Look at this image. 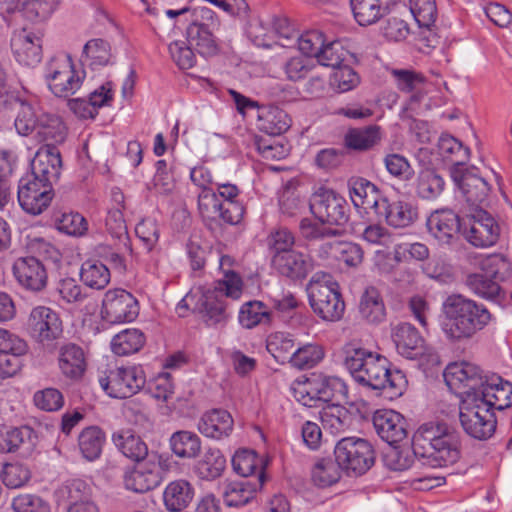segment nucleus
<instances>
[{"mask_svg": "<svg viewBox=\"0 0 512 512\" xmlns=\"http://www.w3.org/2000/svg\"><path fill=\"white\" fill-rule=\"evenodd\" d=\"M344 366L357 383L387 390L391 397L401 396L406 389L407 379L402 371L391 370L386 357L357 344L344 347Z\"/></svg>", "mask_w": 512, "mask_h": 512, "instance_id": "nucleus-1", "label": "nucleus"}, {"mask_svg": "<svg viewBox=\"0 0 512 512\" xmlns=\"http://www.w3.org/2000/svg\"><path fill=\"white\" fill-rule=\"evenodd\" d=\"M450 391L467 388L477 391L480 399L492 410H503L512 404V383L497 374H482L480 368L469 362L449 364L443 373Z\"/></svg>", "mask_w": 512, "mask_h": 512, "instance_id": "nucleus-2", "label": "nucleus"}, {"mask_svg": "<svg viewBox=\"0 0 512 512\" xmlns=\"http://www.w3.org/2000/svg\"><path fill=\"white\" fill-rule=\"evenodd\" d=\"M413 449L431 467L449 466L460 459L461 436L444 423H424L413 435Z\"/></svg>", "mask_w": 512, "mask_h": 512, "instance_id": "nucleus-3", "label": "nucleus"}, {"mask_svg": "<svg viewBox=\"0 0 512 512\" xmlns=\"http://www.w3.org/2000/svg\"><path fill=\"white\" fill-rule=\"evenodd\" d=\"M445 321L443 331L453 340L472 337L482 330L490 321L488 309L462 295H450L443 303Z\"/></svg>", "mask_w": 512, "mask_h": 512, "instance_id": "nucleus-4", "label": "nucleus"}, {"mask_svg": "<svg viewBox=\"0 0 512 512\" xmlns=\"http://www.w3.org/2000/svg\"><path fill=\"white\" fill-rule=\"evenodd\" d=\"M243 291V281L239 274L225 270L223 278L216 281L213 289L201 293L195 309L202 314L208 326L224 325L230 317L225 297L239 299Z\"/></svg>", "mask_w": 512, "mask_h": 512, "instance_id": "nucleus-5", "label": "nucleus"}, {"mask_svg": "<svg viewBox=\"0 0 512 512\" xmlns=\"http://www.w3.org/2000/svg\"><path fill=\"white\" fill-rule=\"evenodd\" d=\"M452 392L461 399L459 418L464 431L478 440L489 439L497 425L495 413L489 404L480 399L477 391L465 388Z\"/></svg>", "mask_w": 512, "mask_h": 512, "instance_id": "nucleus-6", "label": "nucleus"}, {"mask_svg": "<svg viewBox=\"0 0 512 512\" xmlns=\"http://www.w3.org/2000/svg\"><path fill=\"white\" fill-rule=\"evenodd\" d=\"M295 399L304 406L314 407L318 402L344 401L348 397L346 383L337 376L313 374L303 381H296L292 385Z\"/></svg>", "mask_w": 512, "mask_h": 512, "instance_id": "nucleus-7", "label": "nucleus"}, {"mask_svg": "<svg viewBox=\"0 0 512 512\" xmlns=\"http://www.w3.org/2000/svg\"><path fill=\"white\" fill-rule=\"evenodd\" d=\"M44 78L49 90L56 97L67 98L74 95L82 86L85 73L75 69L69 54H58L45 65Z\"/></svg>", "mask_w": 512, "mask_h": 512, "instance_id": "nucleus-8", "label": "nucleus"}, {"mask_svg": "<svg viewBox=\"0 0 512 512\" xmlns=\"http://www.w3.org/2000/svg\"><path fill=\"white\" fill-rule=\"evenodd\" d=\"M337 464L347 475L365 474L374 464L375 452L372 445L363 438L345 437L334 447Z\"/></svg>", "mask_w": 512, "mask_h": 512, "instance_id": "nucleus-9", "label": "nucleus"}, {"mask_svg": "<svg viewBox=\"0 0 512 512\" xmlns=\"http://www.w3.org/2000/svg\"><path fill=\"white\" fill-rule=\"evenodd\" d=\"M100 387L112 398H127L139 392L146 383L141 366H115L101 371L98 378Z\"/></svg>", "mask_w": 512, "mask_h": 512, "instance_id": "nucleus-10", "label": "nucleus"}, {"mask_svg": "<svg viewBox=\"0 0 512 512\" xmlns=\"http://www.w3.org/2000/svg\"><path fill=\"white\" fill-rule=\"evenodd\" d=\"M309 303L313 311L326 321H338L344 314L345 304L341 299L338 284L328 279H312L307 287Z\"/></svg>", "mask_w": 512, "mask_h": 512, "instance_id": "nucleus-11", "label": "nucleus"}, {"mask_svg": "<svg viewBox=\"0 0 512 512\" xmlns=\"http://www.w3.org/2000/svg\"><path fill=\"white\" fill-rule=\"evenodd\" d=\"M309 206L312 214L321 223L343 225L349 219L347 201L332 189L319 188L313 193Z\"/></svg>", "mask_w": 512, "mask_h": 512, "instance_id": "nucleus-12", "label": "nucleus"}, {"mask_svg": "<svg viewBox=\"0 0 512 512\" xmlns=\"http://www.w3.org/2000/svg\"><path fill=\"white\" fill-rule=\"evenodd\" d=\"M139 315L138 300L121 288L109 289L102 299L101 317L110 324L134 321Z\"/></svg>", "mask_w": 512, "mask_h": 512, "instance_id": "nucleus-13", "label": "nucleus"}, {"mask_svg": "<svg viewBox=\"0 0 512 512\" xmlns=\"http://www.w3.org/2000/svg\"><path fill=\"white\" fill-rule=\"evenodd\" d=\"M17 197L19 205L25 212L39 215L52 201V185L25 175L19 180Z\"/></svg>", "mask_w": 512, "mask_h": 512, "instance_id": "nucleus-14", "label": "nucleus"}, {"mask_svg": "<svg viewBox=\"0 0 512 512\" xmlns=\"http://www.w3.org/2000/svg\"><path fill=\"white\" fill-rule=\"evenodd\" d=\"M28 327L33 338L43 345H49L59 339L63 325L59 314L46 306L34 307L28 318Z\"/></svg>", "mask_w": 512, "mask_h": 512, "instance_id": "nucleus-15", "label": "nucleus"}, {"mask_svg": "<svg viewBox=\"0 0 512 512\" xmlns=\"http://www.w3.org/2000/svg\"><path fill=\"white\" fill-rule=\"evenodd\" d=\"M462 234L472 246L487 248L498 241L500 227L488 212L476 210L469 218L467 226H464Z\"/></svg>", "mask_w": 512, "mask_h": 512, "instance_id": "nucleus-16", "label": "nucleus"}, {"mask_svg": "<svg viewBox=\"0 0 512 512\" xmlns=\"http://www.w3.org/2000/svg\"><path fill=\"white\" fill-rule=\"evenodd\" d=\"M271 263L280 275L291 280H302L315 268V262L309 254L295 249L273 254Z\"/></svg>", "mask_w": 512, "mask_h": 512, "instance_id": "nucleus-17", "label": "nucleus"}, {"mask_svg": "<svg viewBox=\"0 0 512 512\" xmlns=\"http://www.w3.org/2000/svg\"><path fill=\"white\" fill-rule=\"evenodd\" d=\"M11 50L17 62L34 66L42 58V39L39 33L27 28L15 30L11 37Z\"/></svg>", "mask_w": 512, "mask_h": 512, "instance_id": "nucleus-18", "label": "nucleus"}, {"mask_svg": "<svg viewBox=\"0 0 512 512\" xmlns=\"http://www.w3.org/2000/svg\"><path fill=\"white\" fill-rule=\"evenodd\" d=\"M124 487L135 493H145L156 488L162 481L156 462H138L127 468L122 476Z\"/></svg>", "mask_w": 512, "mask_h": 512, "instance_id": "nucleus-19", "label": "nucleus"}, {"mask_svg": "<svg viewBox=\"0 0 512 512\" xmlns=\"http://www.w3.org/2000/svg\"><path fill=\"white\" fill-rule=\"evenodd\" d=\"M451 178L471 205L476 206L486 201L490 186L486 179L476 173L475 169H451Z\"/></svg>", "mask_w": 512, "mask_h": 512, "instance_id": "nucleus-20", "label": "nucleus"}, {"mask_svg": "<svg viewBox=\"0 0 512 512\" xmlns=\"http://www.w3.org/2000/svg\"><path fill=\"white\" fill-rule=\"evenodd\" d=\"M62 167L59 150L56 147L42 146L31 161V176L37 180L52 185L57 181Z\"/></svg>", "mask_w": 512, "mask_h": 512, "instance_id": "nucleus-21", "label": "nucleus"}, {"mask_svg": "<svg viewBox=\"0 0 512 512\" xmlns=\"http://www.w3.org/2000/svg\"><path fill=\"white\" fill-rule=\"evenodd\" d=\"M373 426L379 437L390 445L397 444L407 436L404 417L390 409H380L373 414Z\"/></svg>", "mask_w": 512, "mask_h": 512, "instance_id": "nucleus-22", "label": "nucleus"}, {"mask_svg": "<svg viewBox=\"0 0 512 512\" xmlns=\"http://www.w3.org/2000/svg\"><path fill=\"white\" fill-rule=\"evenodd\" d=\"M376 214L384 217L387 224L394 228H405L412 225L418 218L417 208L408 201L380 198Z\"/></svg>", "mask_w": 512, "mask_h": 512, "instance_id": "nucleus-23", "label": "nucleus"}, {"mask_svg": "<svg viewBox=\"0 0 512 512\" xmlns=\"http://www.w3.org/2000/svg\"><path fill=\"white\" fill-rule=\"evenodd\" d=\"M18 283L31 291H41L47 285V272L43 263L34 256L19 258L13 265Z\"/></svg>", "mask_w": 512, "mask_h": 512, "instance_id": "nucleus-24", "label": "nucleus"}, {"mask_svg": "<svg viewBox=\"0 0 512 512\" xmlns=\"http://www.w3.org/2000/svg\"><path fill=\"white\" fill-rule=\"evenodd\" d=\"M392 339L397 352L407 359H416L425 353L423 337L409 323H400L395 326L392 330Z\"/></svg>", "mask_w": 512, "mask_h": 512, "instance_id": "nucleus-25", "label": "nucleus"}, {"mask_svg": "<svg viewBox=\"0 0 512 512\" xmlns=\"http://www.w3.org/2000/svg\"><path fill=\"white\" fill-rule=\"evenodd\" d=\"M234 421L230 413L222 409H212L204 413L198 421V431L205 437L221 440L230 436Z\"/></svg>", "mask_w": 512, "mask_h": 512, "instance_id": "nucleus-26", "label": "nucleus"}, {"mask_svg": "<svg viewBox=\"0 0 512 512\" xmlns=\"http://www.w3.org/2000/svg\"><path fill=\"white\" fill-rule=\"evenodd\" d=\"M58 368L63 377L71 381H79L87 369L84 350L73 343L62 346L58 354Z\"/></svg>", "mask_w": 512, "mask_h": 512, "instance_id": "nucleus-27", "label": "nucleus"}, {"mask_svg": "<svg viewBox=\"0 0 512 512\" xmlns=\"http://www.w3.org/2000/svg\"><path fill=\"white\" fill-rule=\"evenodd\" d=\"M263 484L264 475L262 472L259 473L258 478L228 482L223 491L224 502L229 507L244 506L254 498Z\"/></svg>", "mask_w": 512, "mask_h": 512, "instance_id": "nucleus-28", "label": "nucleus"}, {"mask_svg": "<svg viewBox=\"0 0 512 512\" xmlns=\"http://www.w3.org/2000/svg\"><path fill=\"white\" fill-rule=\"evenodd\" d=\"M427 228L431 235L442 243L450 240L460 231L459 216L450 209L433 212L427 219Z\"/></svg>", "mask_w": 512, "mask_h": 512, "instance_id": "nucleus-29", "label": "nucleus"}, {"mask_svg": "<svg viewBox=\"0 0 512 512\" xmlns=\"http://www.w3.org/2000/svg\"><path fill=\"white\" fill-rule=\"evenodd\" d=\"M398 0H350L356 22L369 26L386 16Z\"/></svg>", "mask_w": 512, "mask_h": 512, "instance_id": "nucleus-30", "label": "nucleus"}, {"mask_svg": "<svg viewBox=\"0 0 512 512\" xmlns=\"http://www.w3.org/2000/svg\"><path fill=\"white\" fill-rule=\"evenodd\" d=\"M34 137L38 142L44 143L43 146L56 147L66 140L67 127L59 116L41 113Z\"/></svg>", "mask_w": 512, "mask_h": 512, "instance_id": "nucleus-31", "label": "nucleus"}, {"mask_svg": "<svg viewBox=\"0 0 512 512\" xmlns=\"http://www.w3.org/2000/svg\"><path fill=\"white\" fill-rule=\"evenodd\" d=\"M194 497L192 484L185 479L169 482L163 491V503L170 512H180L187 508Z\"/></svg>", "mask_w": 512, "mask_h": 512, "instance_id": "nucleus-32", "label": "nucleus"}, {"mask_svg": "<svg viewBox=\"0 0 512 512\" xmlns=\"http://www.w3.org/2000/svg\"><path fill=\"white\" fill-rule=\"evenodd\" d=\"M226 469V458L218 448L209 447L194 465V473L201 480L214 481Z\"/></svg>", "mask_w": 512, "mask_h": 512, "instance_id": "nucleus-33", "label": "nucleus"}, {"mask_svg": "<svg viewBox=\"0 0 512 512\" xmlns=\"http://www.w3.org/2000/svg\"><path fill=\"white\" fill-rule=\"evenodd\" d=\"M187 42L200 55L209 57L217 53L218 47L209 26L200 22L191 23L186 30Z\"/></svg>", "mask_w": 512, "mask_h": 512, "instance_id": "nucleus-34", "label": "nucleus"}, {"mask_svg": "<svg viewBox=\"0 0 512 512\" xmlns=\"http://www.w3.org/2000/svg\"><path fill=\"white\" fill-rule=\"evenodd\" d=\"M59 496L67 507L96 504L92 486L82 479L66 481L59 489Z\"/></svg>", "mask_w": 512, "mask_h": 512, "instance_id": "nucleus-35", "label": "nucleus"}, {"mask_svg": "<svg viewBox=\"0 0 512 512\" xmlns=\"http://www.w3.org/2000/svg\"><path fill=\"white\" fill-rule=\"evenodd\" d=\"M169 445L176 457L188 460L197 458L202 449L200 437L188 430L174 432L169 439Z\"/></svg>", "mask_w": 512, "mask_h": 512, "instance_id": "nucleus-36", "label": "nucleus"}, {"mask_svg": "<svg viewBox=\"0 0 512 512\" xmlns=\"http://www.w3.org/2000/svg\"><path fill=\"white\" fill-rule=\"evenodd\" d=\"M112 441L117 449L127 458L141 462L148 454V447L140 436L131 430H120L112 435Z\"/></svg>", "mask_w": 512, "mask_h": 512, "instance_id": "nucleus-37", "label": "nucleus"}, {"mask_svg": "<svg viewBox=\"0 0 512 512\" xmlns=\"http://www.w3.org/2000/svg\"><path fill=\"white\" fill-rule=\"evenodd\" d=\"M465 284L477 296L500 302L504 299L505 292L500 283L484 272L471 273L466 277Z\"/></svg>", "mask_w": 512, "mask_h": 512, "instance_id": "nucleus-38", "label": "nucleus"}, {"mask_svg": "<svg viewBox=\"0 0 512 512\" xmlns=\"http://www.w3.org/2000/svg\"><path fill=\"white\" fill-rule=\"evenodd\" d=\"M359 313L368 323H381L386 317V308L379 290L367 287L359 302Z\"/></svg>", "mask_w": 512, "mask_h": 512, "instance_id": "nucleus-39", "label": "nucleus"}, {"mask_svg": "<svg viewBox=\"0 0 512 512\" xmlns=\"http://www.w3.org/2000/svg\"><path fill=\"white\" fill-rule=\"evenodd\" d=\"M349 195L356 208H374L376 211L380 198L376 186L364 178L351 179L348 182Z\"/></svg>", "mask_w": 512, "mask_h": 512, "instance_id": "nucleus-40", "label": "nucleus"}, {"mask_svg": "<svg viewBox=\"0 0 512 512\" xmlns=\"http://www.w3.org/2000/svg\"><path fill=\"white\" fill-rule=\"evenodd\" d=\"M438 148L443 160L451 165L450 170L465 169L464 165L469 160L470 150L462 142L451 135H442Z\"/></svg>", "mask_w": 512, "mask_h": 512, "instance_id": "nucleus-41", "label": "nucleus"}, {"mask_svg": "<svg viewBox=\"0 0 512 512\" xmlns=\"http://www.w3.org/2000/svg\"><path fill=\"white\" fill-rule=\"evenodd\" d=\"M112 53L110 44L101 38L89 40L82 50L80 62L92 69L106 66L111 63Z\"/></svg>", "mask_w": 512, "mask_h": 512, "instance_id": "nucleus-42", "label": "nucleus"}, {"mask_svg": "<svg viewBox=\"0 0 512 512\" xmlns=\"http://www.w3.org/2000/svg\"><path fill=\"white\" fill-rule=\"evenodd\" d=\"M382 139L381 128L369 125L363 128L350 129L344 138L345 145L356 151H367L378 145Z\"/></svg>", "mask_w": 512, "mask_h": 512, "instance_id": "nucleus-43", "label": "nucleus"}, {"mask_svg": "<svg viewBox=\"0 0 512 512\" xmlns=\"http://www.w3.org/2000/svg\"><path fill=\"white\" fill-rule=\"evenodd\" d=\"M106 442V435L98 426L84 428L78 436V447L82 456L88 461L98 459Z\"/></svg>", "mask_w": 512, "mask_h": 512, "instance_id": "nucleus-44", "label": "nucleus"}, {"mask_svg": "<svg viewBox=\"0 0 512 512\" xmlns=\"http://www.w3.org/2000/svg\"><path fill=\"white\" fill-rule=\"evenodd\" d=\"M271 319L272 313L270 308L258 300H252L242 304L238 314L240 325L246 329L269 324Z\"/></svg>", "mask_w": 512, "mask_h": 512, "instance_id": "nucleus-45", "label": "nucleus"}, {"mask_svg": "<svg viewBox=\"0 0 512 512\" xmlns=\"http://www.w3.org/2000/svg\"><path fill=\"white\" fill-rule=\"evenodd\" d=\"M31 430L27 427L12 428L0 432V453H12L22 449L23 455H28L33 449L29 441Z\"/></svg>", "mask_w": 512, "mask_h": 512, "instance_id": "nucleus-46", "label": "nucleus"}, {"mask_svg": "<svg viewBox=\"0 0 512 512\" xmlns=\"http://www.w3.org/2000/svg\"><path fill=\"white\" fill-rule=\"evenodd\" d=\"M320 420L325 430L337 435L346 431L351 425L349 411L340 404H332L320 411Z\"/></svg>", "mask_w": 512, "mask_h": 512, "instance_id": "nucleus-47", "label": "nucleus"}, {"mask_svg": "<svg viewBox=\"0 0 512 512\" xmlns=\"http://www.w3.org/2000/svg\"><path fill=\"white\" fill-rule=\"evenodd\" d=\"M110 270L98 260H86L80 269V280L82 283L95 290L104 289L110 282Z\"/></svg>", "mask_w": 512, "mask_h": 512, "instance_id": "nucleus-48", "label": "nucleus"}, {"mask_svg": "<svg viewBox=\"0 0 512 512\" xmlns=\"http://www.w3.org/2000/svg\"><path fill=\"white\" fill-rule=\"evenodd\" d=\"M146 337L135 328L125 329L116 334L111 341L112 351L119 356H127L138 352L145 344Z\"/></svg>", "mask_w": 512, "mask_h": 512, "instance_id": "nucleus-49", "label": "nucleus"}, {"mask_svg": "<svg viewBox=\"0 0 512 512\" xmlns=\"http://www.w3.org/2000/svg\"><path fill=\"white\" fill-rule=\"evenodd\" d=\"M445 188V181L433 169H423L419 172L416 180V194L425 200H435Z\"/></svg>", "mask_w": 512, "mask_h": 512, "instance_id": "nucleus-50", "label": "nucleus"}, {"mask_svg": "<svg viewBox=\"0 0 512 512\" xmlns=\"http://www.w3.org/2000/svg\"><path fill=\"white\" fill-rule=\"evenodd\" d=\"M259 128L269 136L279 135L290 127V118L278 107L263 109L258 115Z\"/></svg>", "mask_w": 512, "mask_h": 512, "instance_id": "nucleus-51", "label": "nucleus"}, {"mask_svg": "<svg viewBox=\"0 0 512 512\" xmlns=\"http://www.w3.org/2000/svg\"><path fill=\"white\" fill-rule=\"evenodd\" d=\"M341 478V468L337 461L322 458L315 462L311 469L312 482L320 487L326 488L337 483Z\"/></svg>", "mask_w": 512, "mask_h": 512, "instance_id": "nucleus-52", "label": "nucleus"}, {"mask_svg": "<svg viewBox=\"0 0 512 512\" xmlns=\"http://www.w3.org/2000/svg\"><path fill=\"white\" fill-rule=\"evenodd\" d=\"M0 477L7 488L18 489L30 482L32 470L28 464L23 462H7L2 467Z\"/></svg>", "mask_w": 512, "mask_h": 512, "instance_id": "nucleus-53", "label": "nucleus"}, {"mask_svg": "<svg viewBox=\"0 0 512 512\" xmlns=\"http://www.w3.org/2000/svg\"><path fill=\"white\" fill-rule=\"evenodd\" d=\"M231 462L233 470L244 478L253 475L258 478L260 472L264 473L262 460L252 450L241 449L236 451ZM263 475L265 476V474Z\"/></svg>", "mask_w": 512, "mask_h": 512, "instance_id": "nucleus-54", "label": "nucleus"}, {"mask_svg": "<svg viewBox=\"0 0 512 512\" xmlns=\"http://www.w3.org/2000/svg\"><path fill=\"white\" fill-rule=\"evenodd\" d=\"M479 269L500 284L511 274V263L503 254H489L478 260Z\"/></svg>", "mask_w": 512, "mask_h": 512, "instance_id": "nucleus-55", "label": "nucleus"}, {"mask_svg": "<svg viewBox=\"0 0 512 512\" xmlns=\"http://www.w3.org/2000/svg\"><path fill=\"white\" fill-rule=\"evenodd\" d=\"M41 113L44 112L38 105L22 101L14 122L17 133L22 136L36 133Z\"/></svg>", "mask_w": 512, "mask_h": 512, "instance_id": "nucleus-56", "label": "nucleus"}, {"mask_svg": "<svg viewBox=\"0 0 512 512\" xmlns=\"http://www.w3.org/2000/svg\"><path fill=\"white\" fill-rule=\"evenodd\" d=\"M294 346V340L291 335L283 332L271 335L266 345L268 352L281 364H291L292 355L295 351Z\"/></svg>", "mask_w": 512, "mask_h": 512, "instance_id": "nucleus-57", "label": "nucleus"}, {"mask_svg": "<svg viewBox=\"0 0 512 512\" xmlns=\"http://www.w3.org/2000/svg\"><path fill=\"white\" fill-rule=\"evenodd\" d=\"M324 358V350L318 344H305L292 355L291 366L303 370L315 367Z\"/></svg>", "mask_w": 512, "mask_h": 512, "instance_id": "nucleus-58", "label": "nucleus"}, {"mask_svg": "<svg viewBox=\"0 0 512 512\" xmlns=\"http://www.w3.org/2000/svg\"><path fill=\"white\" fill-rule=\"evenodd\" d=\"M409 9L419 27L429 29L437 19L436 0H409Z\"/></svg>", "mask_w": 512, "mask_h": 512, "instance_id": "nucleus-59", "label": "nucleus"}, {"mask_svg": "<svg viewBox=\"0 0 512 512\" xmlns=\"http://www.w3.org/2000/svg\"><path fill=\"white\" fill-rule=\"evenodd\" d=\"M14 512H51L50 503L37 494L22 493L11 501Z\"/></svg>", "mask_w": 512, "mask_h": 512, "instance_id": "nucleus-60", "label": "nucleus"}, {"mask_svg": "<svg viewBox=\"0 0 512 512\" xmlns=\"http://www.w3.org/2000/svg\"><path fill=\"white\" fill-rule=\"evenodd\" d=\"M347 56L348 51L343 47L342 43L333 41L323 44L316 59L321 66L337 69L343 64Z\"/></svg>", "mask_w": 512, "mask_h": 512, "instance_id": "nucleus-61", "label": "nucleus"}, {"mask_svg": "<svg viewBox=\"0 0 512 512\" xmlns=\"http://www.w3.org/2000/svg\"><path fill=\"white\" fill-rule=\"evenodd\" d=\"M246 32L256 46L268 47L273 38L272 20H265L261 17L252 18Z\"/></svg>", "mask_w": 512, "mask_h": 512, "instance_id": "nucleus-62", "label": "nucleus"}, {"mask_svg": "<svg viewBox=\"0 0 512 512\" xmlns=\"http://www.w3.org/2000/svg\"><path fill=\"white\" fill-rule=\"evenodd\" d=\"M56 228L70 236H82L87 231L85 218L77 212H63L55 218Z\"/></svg>", "mask_w": 512, "mask_h": 512, "instance_id": "nucleus-63", "label": "nucleus"}, {"mask_svg": "<svg viewBox=\"0 0 512 512\" xmlns=\"http://www.w3.org/2000/svg\"><path fill=\"white\" fill-rule=\"evenodd\" d=\"M106 228L109 234L131 251L128 230L120 208L110 209L106 217Z\"/></svg>", "mask_w": 512, "mask_h": 512, "instance_id": "nucleus-64", "label": "nucleus"}]
</instances>
